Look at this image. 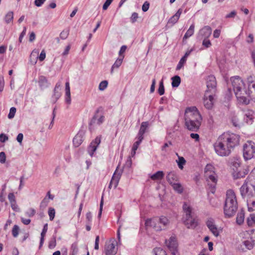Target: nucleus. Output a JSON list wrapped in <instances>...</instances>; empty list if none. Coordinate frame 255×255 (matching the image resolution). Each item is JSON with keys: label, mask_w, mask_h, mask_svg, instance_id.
<instances>
[{"label": "nucleus", "mask_w": 255, "mask_h": 255, "mask_svg": "<svg viewBox=\"0 0 255 255\" xmlns=\"http://www.w3.org/2000/svg\"><path fill=\"white\" fill-rule=\"evenodd\" d=\"M112 242V240L107 241L105 246V251L106 255H115L117 252V248L116 247L117 244V240Z\"/></svg>", "instance_id": "4468645a"}, {"label": "nucleus", "mask_w": 255, "mask_h": 255, "mask_svg": "<svg viewBox=\"0 0 255 255\" xmlns=\"http://www.w3.org/2000/svg\"><path fill=\"white\" fill-rule=\"evenodd\" d=\"M19 231V227L15 225L12 230V234L14 238H16L18 235Z\"/></svg>", "instance_id": "de8ad7c7"}, {"label": "nucleus", "mask_w": 255, "mask_h": 255, "mask_svg": "<svg viewBox=\"0 0 255 255\" xmlns=\"http://www.w3.org/2000/svg\"><path fill=\"white\" fill-rule=\"evenodd\" d=\"M85 132L82 131H79L73 138V144L76 147H78L83 141Z\"/></svg>", "instance_id": "b1692460"}, {"label": "nucleus", "mask_w": 255, "mask_h": 255, "mask_svg": "<svg viewBox=\"0 0 255 255\" xmlns=\"http://www.w3.org/2000/svg\"><path fill=\"white\" fill-rule=\"evenodd\" d=\"M71 255H76L78 252L77 243L74 242L71 247Z\"/></svg>", "instance_id": "c03bdc74"}, {"label": "nucleus", "mask_w": 255, "mask_h": 255, "mask_svg": "<svg viewBox=\"0 0 255 255\" xmlns=\"http://www.w3.org/2000/svg\"><path fill=\"white\" fill-rule=\"evenodd\" d=\"M102 112L103 109L101 107L96 110L89 125V128L91 131L94 130L97 126H100L104 122L105 117L103 115Z\"/></svg>", "instance_id": "0eeeda50"}, {"label": "nucleus", "mask_w": 255, "mask_h": 255, "mask_svg": "<svg viewBox=\"0 0 255 255\" xmlns=\"http://www.w3.org/2000/svg\"><path fill=\"white\" fill-rule=\"evenodd\" d=\"M153 252L155 255H167L166 252L160 248H155Z\"/></svg>", "instance_id": "37998d69"}, {"label": "nucleus", "mask_w": 255, "mask_h": 255, "mask_svg": "<svg viewBox=\"0 0 255 255\" xmlns=\"http://www.w3.org/2000/svg\"><path fill=\"white\" fill-rule=\"evenodd\" d=\"M245 220V212L243 210H241L240 212H239L236 218V222L239 225L242 224Z\"/></svg>", "instance_id": "c756f323"}, {"label": "nucleus", "mask_w": 255, "mask_h": 255, "mask_svg": "<svg viewBox=\"0 0 255 255\" xmlns=\"http://www.w3.org/2000/svg\"><path fill=\"white\" fill-rule=\"evenodd\" d=\"M191 51V50L186 52L184 56L181 58L176 67L177 70H180L183 67L184 63L186 61L187 57L190 55Z\"/></svg>", "instance_id": "c85d7f7f"}, {"label": "nucleus", "mask_w": 255, "mask_h": 255, "mask_svg": "<svg viewBox=\"0 0 255 255\" xmlns=\"http://www.w3.org/2000/svg\"><path fill=\"white\" fill-rule=\"evenodd\" d=\"M100 142L101 138L98 136H97L93 141L91 142L90 145L88 147V152L91 156H93Z\"/></svg>", "instance_id": "412c9836"}, {"label": "nucleus", "mask_w": 255, "mask_h": 255, "mask_svg": "<svg viewBox=\"0 0 255 255\" xmlns=\"http://www.w3.org/2000/svg\"><path fill=\"white\" fill-rule=\"evenodd\" d=\"M206 224L210 231L215 237H217L219 234V230L217 227L215 220L211 218H208L206 222Z\"/></svg>", "instance_id": "f3484780"}, {"label": "nucleus", "mask_w": 255, "mask_h": 255, "mask_svg": "<svg viewBox=\"0 0 255 255\" xmlns=\"http://www.w3.org/2000/svg\"><path fill=\"white\" fill-rule=\"evenodd\" d=\"M238 208V205H234L225 202L224 212L225 215L228 217L233 216L236 213Z\"/></svg>", "instance_id": "ddd939ff"}, {"label": "nucleus", "mask_w": 255, "mask_h": 255, "mask_svg": "<svg viewBox=\"0 0 255 255\" xmlns=\"http://www.w3.org/2000/svg\"><path fill=\"white\" fill-rule=\"evenodd\" d=\"M108 81L106 80L102 81L99 86V89L100 91H104L108 86Z\"/></svg>", "instance_id": "09e8293b"}, {"label": "nucleus", "mask_w": 255, "mask_h": 255, "mask_svg": "<svg viewBox=\"0 0 255 255\" xmlns=\"http://www.w3.org/2000/svg\"><path fill=\"white\" fill-rule=\"evenodd\" d=\"M138 17V13L136 12H133L130 17V21L132 23H134L136 21Z\"/></svg>", "instance_id": "13d9d810"}, {"label": "nucleus", "mask_w": 255, "mask_h": 255, "mask_svg": "<svg viewBox=\"0 0 255 255\" xmlns=\"http://www.w3.org/2000/svg\"><path fill=\"white\" fill-rule=\"evenodd\" d=\"M213 168L214 167L211 164H208L204 169L205 176H207V174H214L215 172L213 171Z\"/></svg>", "instance_id": "4c0bfd02"}, {"label": "nucleus", "mask_w": 255, "mask_h": 255, "mask_svg": "<svg viewBox=\"0 0 255 255\" xmlns=\"http://www.w3.org/2000/svg\"><path fill=\"white\" fill-rule=\"evenodd\" d=\"M202 45L206 48H209L211 46V43L208 38H204Z\"/></svg>", "instance_id": "4d7b16f0"}, {"label": "nucleus", "mask_w": 255, "mask_h": 255, "mask_svg": "<svg viewBox=\"0 0 255 255\" xmlns=\"http://www.w3.org/2000/svg\"><path fill=\"white\" fill-rule=\"evenodd\" d=\"M217 82L216 78L213 75H209L206 78L207 90L205 92L209 93L215 94L216 92Z\"/></svg>", "instance_id": "9b49d317"}, {"label": "nucleus", "mask_w": 255, "mask_h": 255, "mask_svg": "<svg viewBox=\"0 0 255 255\" xmlns=\"http://www.w3.org/2000/svg\"><path fill=\"white\" fill-rule=\"evenodd\" d=\"M8 139V136L3 133L0 134V141L1 142H4Z\"/></svg>", "instance_id": "338daca9"}, {"label": "nucleus", "mask_w": 255, "mask_h": 255, "mask_svg": "<svg viewBox=\"0 0 255 255\" xmlns=\"http://www.w3.org/2000/svg\"><path fill=\"white\" fill-rule=\"evenodd\" d=\"M55 211L54 208H49L48 210V215L49 216V219L51 221H52L55 217Z\"/></svg>", "instance_id": "603ef678"}, {"label": "nucleus", "mask_w": 255, "mask_h": 255, "mask_svg": "<svg viewBox=\"0 0 255 255\" xmlns=\"http://www.w3.org/2000/svg\"><path fill=\"white\" fill-rule=\"evenodd\" d=\"M205 177L206 178L208 186L211 189V192L212 193H214L215 192V187L217 182V179L215 173L214 172V174H207V175Z\"/></svg>", "instance_id": "2eb2a0df"}, {"label": "nucleus", "mask_w": 255, "mask_h": 255, "mask_svg": "<svg viewBox=\"0 0 255 255\" xmlns=\"http://www.w3.org/2000/svg\"><path fill=\"white\" fill-rule=\"evenodd\" d=\"M225 202L238 205L237 200L235 193L233 190L230 189L226 192V198Z\"/></svg>", "instance_id": "5701e85b"}, {"label": "nucleus", "mask_w": 255, "mask_h": 255, "mask_svg": "<svg viewBox=\"0 0 255 255\" xmlns=\"http://www.w3.org/2000/svg\"><path fill=\"white\" fill-rule=\"evenodd\" d=\"M69 31L68 30H63L60 34V38L63 40L66 39L69 35Z\"/></svg>", "instance_id": "864d4df0"}, {"label": "nucleus", "mask_w": 255, "mask_h": 255, "mask_svg": "<svg viewBox=\"0 0 255 255\" xmlns=\"http://www.w3.org/2000/svg\"><path fill=\"white\" fill-rule=\"evenodd\" d=\"M48 229V226L47 224H45L43 228L42 232L41 233V239H44V238L45 237V234L47 231Z\"/></svg>", "instance_id": "052dcab7"}, {"label": "nucleus", "mask_w": 255, "mask_h": 255, "mask_svg": "<svg viewBox=\"0 0 255 255\" xmlns=\"http://www.w3.org/2000/svg\"><path fill=\"white\" fill-rule=\"evenodd\" d=\"M35 213V210L34 209L30 208L26 212V214L28 217H31L33 216Z\"/></svg>", "instance_id": "680f3d73"}, {"label": "nucleus", "mask_w": 255, "mask_h": 255, "mask_svg": "<svg viewBox=\"0 0 255 255\" xmlns=\"http://www.w3.org/2000/svg\"><path fill=\"white\" fill-rule=\"evenodd\" d=\"M251 186H255V167L252 170L248 178Z\"/></svg>", "instance_id": "473e14b6"}, {"label": "nucleus", "mask_w": 255, "mask_h": 255, "mask_svg": "<svg viewBox=\"0 0 255 255\" xmlns=\"http://www.w3.org/2000/svg\"><path fill=\"white\" fill-rule=\"evenodd\" d=\"M245 120H246L247 123L251 124L253 122V116L252 111H249L246 113L244 117Z\"/></svg>", "instance_id": "58836bf2"}, {"label": "nucleus", "mask_w": 255, "mask_h": 255, "mask_svg": "<svg viewBox=\"0 0 255 255\" xmlns=\"http://www.w3.org/2000/svg\"><path fill=\"white\" fill-rule=\"evenodd\" d=\"M247 222L249 226H253L255 224V214H251L250 216L247 218Z\"/></svg>", "instance_id": "e433bc0d"}, {"label": "nucleus", "mask_w": 255, "mask_h": 255, "mask_svg": "<svg viewBox=\"0 0 255 255\" xmlns=\"http://www.w3.org/2000/svg\"><path fill=\"white\" fill-rule=\"evenodd\" d=\"M255 246V240H241L236 244L237 250L245 252L247 250H251Z\"/></svg>", "instance_id": "1a4fd4ad"}, {"label": "nucleus", "mask_w": 255, "mask_h": 255, "mask_svg": "<svg viewBox=\"0 0 255 255\" xmlns=\"http://www.w3.org/2000/svg\"><path fill=\"white\" fill-rule=\"evenodd\" d=\"M6 155L4 152L2 151L0 152V162L1 163H4L5 162Z\"/></svg>", "instance_id": "bf43d9fd"}, {"label": "nucleus", "mask_w": 255, "mask_h": 255, "mask_svg": "<svg viewBox=\"0 0 255 255\" xmlns=\"http://www.w3.org/2000/svg\"><path fill=\"white\" fill-rule=\"evenodd\" d=\"M49 200L46 198L45 197L42 201H41L40 205V208L42 210H44L46 207L48 206V204L49 203Z\"/></svg>", "instance_id": "49530a36"}, {"label": "nucleus", "mask_w": 255, "mask_h": 255, "mask_svg": "<svg viewBox=\"0 0 255 255\" xmlns=\"http://www.w3.org/2000/svg\"><path fill=\"white\" fill-rule=\"evenodd\" d=\"M231 81L239 102L246 105L249 104L250 99L248 98L247 91L242 79L239 76H236L232 77Z\"/></svg>", "instance_id": "f03ea898"}, {"label": "nucleus", "mask_w": 255, "mask_h": 255, "mask_svg": "<svg viewBox=\"0 0 255 255\" xmlns=\"http://www.w3.org/2000/svg\"><path fill=\"white\" fill-rule=\"evenodd\" d=\"M215 94L209 93L208 92H205L204 98L203 103L205 107L208 109H211L214 105V95Z\"/></svg>", "instance_id": "dca6fc26"}, {"label": "nucleus", "mask_w": 255, "mask_h": 255, "mask_svg": "<svg viewBox=\"0 0 255 255\" xmlns=\"http://www.w3.org/2000/svg\"><path fill=\"white\" fill-rule=\"evenodd\" d=\"M164 176V173L162 171H158L154 174H152L150 178L153 180H157L161 179Z\"/></svg>", "instance_id": "2f4dec72"}, {"label": "nucleus", "mask_w": 255, "mask_h": 255, "mask_svg": "<svg viewBox=\"0 0 255 255\" xmlns=\"http://www.w3.org/2000/svg\"><path fill=\"white\" fill-rule=\"evenodd\" d=\"M248 210L250 212L255 210V200L251 198L247 199Z\"/></svg>", "instance_id": "7c9ffc66"}, {"label": "nucleus", "mask_w": 255, "mask_h": 255, "mask_svg": "<svg viewBox=\"0 0 255 255\" xmlns=\"http://www.w3.org/2000/svg\"><path fill=\"white\" fill-rule=\"evenodd\" d=\"M61 96V93L58 91V90L54 89V94L53 95V98L54 99L55 102Z\"/></svg>", "instance_id": "5fc2aeb1"}, {"label": "nucleus", "mask_w": 255, "mask_h": 255, "mask_svg": "<svg viewBox=\"0 0 255 255\" xmlns=\"http://www.w3.org/2000/svg\"><path fill=\"white\" fill-rule=\"evenodd\" d=\"M121 170H119L118 167H117L116 170H115L110 183L109 185V188L112 189L113 186H114V188L115 189L119 183V180L121 178Z\"/></svg>", "instance_id": "a211bd4d"}, {"label": "nucleus", "mask_w": 255, "mask_h": 255, "mask_svg": "<svg viewBox=\"0 0 255 255\" xmlns=\"http://www.w3.org/2000/svg\"><path fill=\"white\" fill-rule=\"evenodd\" d=\"M148 126L149 124L147 122H144L141 123L137 135V140L134 143L132 147L131 151V156L133 157L135 155L136 150H137L141 141L143 139V134L148 128Z\"/></svg>", "instance_id": "423d86ee"}, {"label": "nucleus", "mask_w": 255, "mask_h": 255, "mask_svg": "<svg viewBox=\"0 0 255 255\" xmlns=\"http://www.w3.org/2000/svg\"><path fill=\"white\" fill-rule=\"evenodd\" d=\"M13 19V13L12 11H9L8 12H7V13L5 15L4 17V20L6 23H9L11 21H12Z\"/></svg>", "instance_id": "79ce46f5"}, {"label": "nucleus", "mask_w": 255, "mask_h": 255, "mask_svg": "<svg viewBox=\"0 0 255 255\" xmlns=\"http://www.w3.org/2000/svg\"><path fill=\"white\" fill-rule=\"evenodd\" d=\"M240 136L226 132L221 134L214 144L216 153L221 156H229L234 148L239 144Z\"/></svg>", "instance_id": "f257e3e1"}, {"label": "nucleus", "mask_w": 255, "mask_h": 255, "mask_svg": "<svg viewBox=\"0 0 255 255\" xmlns=\"http://www.w3.org/2000/svg\"><path fill=\"white\" fill-rule=\"evenodd\" d=\"M172 80V86L173 87H177L180 84L181 79L179 76H175L171 78Z\"/></svg>", "instance_id": "72a5a7b5"}, {"label": "nucleus", "mask_w": 255, "mask_h": 255, "mask_svg": "<svg viewBox=\"0 0 255 255\" xmlns=\"http://www.w3.org/2000/svg\"><path fill=\"white\" fill-rule=\"evenodd\" d=\"M178 166L180 169L183 168V165L186 163V160L183 157L178 156V161H177Z\"/></svg>", "instance_id": "a18cd8bd"}, {"label": "nucleus", "mask_w": 255, "mask_h": 255, "mask_svg": "<svg viewBox=\"0 0 255 255\" xmlns=\"http://www.w3.org/2000/svg\"><path fill=\"white\" fill-rule=\"evenodd\" d=\"M212 33V28L209 26H205L199 31V34L204 38H208Z\"/></svg>", "instance_id": "393cba45"}, {"label": "nucleus", "mask_w": 255, "mask_h": 255, "mask_svg": "<svg viewBox=\"0 0 255 255\" xmlns=\"http://www.w3.org/2000/svg\"><path fill=\"white\" fill-rule=\"evenodd\" d=\"M185 124L187 128L191 131H197L200 128L201 122L196 123L192 120H185Z\"/></svg>", "instance_id": "aec40b11"}, {"label": "nucleus", "mask_w": 255, "mask_h": 255, "mask_svg": "<svg viewBox=\"0 0 255 255\" xmlns=\"http://www.w3.org/2000/svg\"><path fill=\"white\" fill-rule=\"evenodd\" d=\"M16 111V109L15 107H11L10 109L9 113L8 115V118L9 119H11L14 118L15 113Z\"/></svg>", "instance_id": "3c124183"}, {"label": "nucleus", "mask_w": 255, "mask_h": 255, "mask_svg": "<svg viewBox=\"0 0 255 255\" xmlns=\"http://www.w3.org/2000/svg\"><path fill=\"white\" fill-rule=\"evenodd\" d=\"M10 204H11V207L12 209L14 211H15L16 212H18L19 211V209L18 207V206L17 205V204L16 203V201L10 203Z\"/></svg>", "instance_id": "774afa93"}, {"label": "nucleus", "mask_w": 255, "mask_h": 255, "mask_svg": "<svg viewBox=\"0 0 255 255\" xmlns=\"http://www.w3.org/2000/svg\"><path fill=\"white\" fill-rule=\"evenodd\" d=\"M184 215L182 220L188 228H195L198 224L197 217L191 206L186 203L183 205Z\"/></svg>", "instance_id": "7ed1b4c3"}, {"label": "nucleus", "mask_w": 255, "mask_h": 255, "mask_svg": "<svg viewBox=\"0 0 255 255\" xmlns=\"http://www.w3.org/2000/svg\"><path fill=\"white\" fill-rule=\"evenodd\" d=\"M194 31V25L192 24L189 27V28L187 30L186 33L185 34L183 39H186L192 36Z\"/></svg>", "instance_id": "f704fd0d"}, {"label": "nucleus", "mask_w": 255, "mask_h": 255, "mask_svg": "<svg viewBox=\"0 0 255 255\" xmlns=\"http://www.w3.org/2000/svg\"><path fill=\"white\" fill-rule=\"evenodd\" d=\"M123 59H124V57H122V56H119L118 58L117 59V60L116 61V62L113 64V66L112 67L111 72H113V69L115 68H119L120 67V66L121 65V64H122V63L123 62Z\"/></svg>", "instance_id": "ea45409f"}, {"label": "nucleus", "mask_w": 255, "mask_h": 255, "mask_svg": "<svg viewBox=\"0 0 255 255\" xmlns=\"http://www.w3.org/2000/svg\"><path fill=\"white\" fill-rule=\"evenodd\" d=\"M149 7V3L148 1H145L142 6V10L144 12L148 10Z\"/></svg>", "instance_id": "0e129e2a"}, {"label": "nucleus", "mask_w": 255, "mask_h": 255, "mask_svg": "<svg viewBox=\"0 0 255 255\" xmlns=\"http://www.w3.org/2000/svg\"><path fill=\"white\" fill-rule=\"evenodd\" d=\"M249 173V170L247 167H241L239 169H235L234 168V171L233 172V175L235 179L243 178Z\"/></svg>", "instance_id": "4be33fe9"}, {"label": "nucleus", "mask_w": 255, "mask_h": 255, "mask_svg": "<svg viewBox=\"0 0 255 255\" xmlns=\"http://www.w3.org/2000/svg\"><path fill=\"white\" fill-rule=\"evenodd\" d=\"M164 244L172 255H179L177 240H164Z\"/></svg>", "instance_id": "f8f14e48"}, {"label": "nucleus", "mask_w": 255, "mask_h": 255, "mask_svg": "<svg viewBox=\"0 0 255 255\" xmlns=\"http://www.w3.org/2000/svg\"><path fill=\"white\" fill-rule=\"evenodd\" d=\"M240 192L242 197H247L248 199L252 198L255 194V186L250 187L246 180L240 188Z\"/></svg>", "instance_id": "9d476101"}, {"label": "nucleus", "mask_w": 255, "mask_h": 255, "mask_svg": "<svg viewBox=\"0 0 255 255\" xmlns=\"http://www.w3.org/2000/svg\"><path fill=\"white\" fill-rule=\"evenodd\" d=\"M184 119L192 120L196 123L202 122V118L196 107L186 108L184 114Z\"/></svg>", "instance_id": "39448f33"}, {"label": "nucleus", "mask_w": 255, "mask_h": 255, "mask_svg": "<svg viewBox=\"0 0 255 255\" xmlns=\"http://www.w3.org/2000/svg\"><path fill=\"white\" fill-rule=\"evenodd\" d=\"M255 153V143L252 141H248L244 145L243 156L246 160L252 159Z\"/></svg>", "instance_id": "6e6552de"}, {"label": "nucleus", "mask_w": 255, "mask_h": 255, "mask_svg": "<svg viewBox=\"0 0 255 255\" xmlns=\"http://www.w3.org/2000/svg\"><path fill=\"white\" fill-rule=\"evenodd\" d=\"M182 12V9L181 8H179L176 13L173 15L168 21V24H171V25L175 24L178 20Z\"/></svg>", "instance_id": "a878e982"}, {"label": "nucleus", "mask_w": 255, "mask_h": 255, "mask_svg": "<svg viewBox=\"0 0 255 255\" xmlns=\"http://www.w3.org/2000/svg\"><path fill=\"white\" fill-rule=\"evenodd\" d=\"M174 190L177 191L178 193H181L183 191V188L181 184L179 183H174L171 184Z\"/></svg>", "instance_id": "c9c22d12"}, {"label": "nucleus", "mask_w": 255, "mask_h": 255, "mask_svg": "<svg viewBox=\"0 0 255 255\" xmlns=\"http://www.w3.org/2000/svg\"><path fill=\"white\" fill-rule=\"evenodd\" d=\"M38 52L37 51L33 50L31 52L30 56V58L31 60V62L33 64H35L36 63V59L38 58Z\"/></svg>", "instance_id": "a19ab883"}, {"label": "nucleus", "mask_w": 255, "mask_h": 255, "mask_svg": "<svg viewBox=\"0 0 255 255\" xmlns=\"http://www.w3.org/2000/svg\"><path fill=\"white\" fill-rule=\"evenodd\" d=\"M158 92L160 95H162L164 93V87L162 80H161L159 83V85L158 89Z\"/></svg>", "instance_id": "8fccbe9b"}, {"label": "nucleus", "mask_w": 255, "mask_h": 255, "mask_svg": "<svg viewBox=\"0 0 255 255\" xmlns=\"http://www.w3.org/2000/svg\"><path fill=\"white\" fill-rule=\"evenodd\" d=\"M232 122L233 125L235 127H239V128L240 127L241 123L239 122L238 119L236 117H234L232 120Z\"/></svg>", "instance_id": "6e6d98bb"}, {"label": "nucleus", "mask_w": 255, "mask_h": 255, "mask_svg": "<svg viewBox=\"0 0 255 255\" xmlns=\"http://www.w3.org/2000/svg\"><path fill=\"white\" fill-rule=\"evenodd\" d=\"M248 91H247L248 98L255 96V78L250 77L248 78Z\"/></svg>", "instance_id": "6ab92c4d"}, {"label": "nucleus", "mask_w": 255, "mask_h": 255, "mask_svg": "<svg viewBox=\"0 0 255 255\" xmlns=\"http://www.w3.org/2000/svg\"><path fill=\"white\" fill-rule=\"evenodd\" d=\"M166 179L169 184H172L178 180V176L174 171H171L167 174Z\"/></svg>", "instance_id": "bb28decb"}, {"label": "nucleus", "mask_w": 255, "mask_h": 255, "mask_svg": "<svg viewBox=\"0 0 255 255\" xmlns=\"http://www.w3.org/2000/svg\"><path fill=\"white\" fill-rule=\"evenodd\" d=\"M38 84L41 89H44L48 86V81L46 78L43 76L39 77Z\"/></svg>", "instance_id": "cd10ccee"}, {"label": "nucleus", "mask_w": 255, "mask_h": 255, "mask_svg": "<svg viewBox=\"0 0 255 255\" xmlns=\"http://www.w3.org/2000/svg\"><path fill=\"white\" fill-rule=\"evenodd\" d=\"M127 48V47L126 45L122 46V47L121 48L120 51H119V56H122V57H124V55H123V54L125 52Z\"/></svg>", "instance_id": "69168bd1"}, {"label": "nucleus", "mask_w": 255, "mask_h": 255, "mask_svg": "<svg viewBox=\"0 0 255 255\" xmlns=\"http://www.w3.org/2000/svg\"><path fill=\"white\" fill-rule=\"evenodd\" d=\"M56 246V240H50L48 244V248L50 249H54Z\"/></svg>", "instance_id": "e2e57ef3"}, {"label": "nucleus", "mask_w": 255, "mask_h": 255, "mask_svg": "<svg viewBox=\"0 0 255 255\" xmlns=\"http://www.w3.org/2000/svg\"><path fill=\"white\" fill-rule=\"evenodd\" d=\"M169 224V220L164 216H161L159 218L148 219L145 222V226L147 229L152 228L156 231L165 230Z\"/></svg>", "instance_id": "20e7f679"}]
</instances>
